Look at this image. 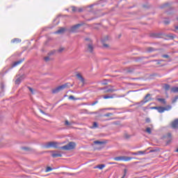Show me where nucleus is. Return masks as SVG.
I'll list each match as a JSON object with an SVG mask.
<instances>
[{
    "mask_svg": "<svg viewBox=\"0 0 178 178\" xmlns=\"http://www.w3.org/2000/svg\"><path fill=\"white\" fill-rule=\"evenodd\" d=\"M98 102V101H95L93 103H92V106H94V105H96V104Z\"/></svg>",
    "mask_w": 178,
    "mask_h": 178,
    "instance_id": "nucleus-39",
    "label": "nucleus"
},
{
    "mask_svg": "<svg viewBox=\"0 0 178 178\" xmlns=\"http://www.w3.org/2000/svg\"><path fill=\"white\" fill-rule=\"evenodd\" d=\"M150 109H156V110H158V106L151 107Z\"/></svg>",
    "mask_w": 178,
    "mask_h": 178,
    "instance_id": "nucleus-41",
    "label": "nucleus"
},
{
    "mask_svg": "<svg viewBox=\"0 0 178 178\" xmlns=\"http://www.w3.org/2000/svg\"><path fill=\"white\" fill-rule=\"evenodd\" d=\"M98 127V123L97 122H93V125L91 127V129H97Z\"/></svg>",
    "mask_w": 178,
    "mask_h": 178,
    "instance_id": "nucleus-24",
    "label": "nucleus"
},
{
    "mask_svg": "<svg viewBox=\"0 0 178 178\" xmlns=\"http://www.w3.org/2000/svg\"><path fill=\"white\" fill-rule=\"evenodd\" d=\"M95 144H99V145H103V144H105V142L96 140V141H95Z\"/></svg>",
    "mask_w": 178,
    "mask_h": 178,
    "instance_id": "nucleus-23",
    "label": "nucleus"
},
{
    "mask_svg": "<svg viewBox=\"0 0 178 178\" xmlns=\"http://www.w3.org/2000/svg\"><path fill=\"white\" fill-rule=\"evenodd\" d=\"M69 99H74V96L73 95L70 96Z\"/></svg>",
    "mask_w": 178,
    "mask_h": 178,
    "instance_id": "nucleus-38",
    "label": "nucleus"
},
{
    "mask_svg": "<svg viewBox=\"0 0 178 178\" xmlns=\"http://www.w3.org/2000/svg\"><path fill=\"white\" fill-rule=\"evenodd\" d=\"M65 88H67V83L60 86L56 88L55 89H53L52 92H53V94H58V92H60V91L65 90Z\"/></svg>",
    "mask_w": 178,
    "mask_h": 178,
    "instance_id": "nucleus-4",
    "label": "nucleus"
},
{
    "mask_svg": "<svg viewBox=\"0 0 178 178\" xmlns=\"http://www.w3.org/2000/svg\"><path fill=\"white\" fill-rule=\"evenodd\" d=\"M76 77L79 79V80H80V81H81L82 83H84V79L83 78L81 74H76Z\"/></svg>",
    "mask_w": 178,
    "mask_h": 178,
    "instance_id": "nucleus-19",
    "label": "nucleus"
},
{
    "mask_svg": "<svg viewBox=\"0 0 178 178\" xmlns=\"http://www.w3.org/2000/svg\"><path fill=\"white\" fill-rule=\"evenodd\" d=\"M145 154V151H138V155H144Z\"/></svg>",
    "mask_w": 178,
    "mask_h": 178,
    "instance_id": "nucleus-31",
    "label": "nucleus"
},
{
    "mask_svg": "<svg viewBox=\"0 0 178 178\" xmlns=\"http://www.w3.org/2000/svg\"><path fill=\"white\" fill-rule=\"evenodd\" d=\"M170 91H171V92H174V93L178 92V87L174 86V87L171 88Z\"/></svg>",
    "mask_w": 178,
    "mask_h": 178,
    "instance_id": "nucleus-15",
    "label": "nucleus"
},
{
    "mask_svg": "<svg viewBox=\"0 0 178 178\" xmlns=\"http://www.w3.org/2000/svg\"><path fill=\"white\" fill-rule=\"evenodd\" d=\"M76 77L79 79V80H80V81H81L82 83H84V79L83 78L81 74H76Z\"/></svg>",
    "mask_w": 178,
    "mask_h": 178,
    "instance_id": "nucleus-18",
    "label": "nucleus"
},
{
    "mask_svg": "<svg viewBox=\"0 0 178 178\" xmlns=\"http://www.w3.org/2000/svg\"><path fill=\"white\" fill-rule=\"evenodd\" d=\"M92 49H94V47H92V43L88 44V51L89 52H92Z\"/></svg>",
    "mask_w": 178,
    "mask_h": 178,
    "instance_id": "nucleus-12",
    "label": "nucleus"
},
{
    "mask_svg": "<svg viewBox=\"0 0 178 178\" xmlns=\"http://www.w3.org/2000/svg\"><path fill=\"white\" fill-rule=\"evenodd\" d=\"M104 168H105V164H100L94 167V169H100V170H102Z\"/></svg>",
    "mask_w": 178,
    "mask_h": 178,
    "instance_id": "nucleus-11",
    "label": "nucleus"
},
{
    "mask_svg": "<svg viewBox=\"0 0 178 178\" xmlns=\"http://www.w3.org/2000/svg\"><path fill=\"white\" fill-rule=\"evenodd\" d=\"M127 138H129V136H126Z\"/></svg>",
    "mask_w": 178,
    "mask_h": 178,
    "instance_id": "nucleus-52",
    "label": "nucleus"
},
{
    "mask_svg": "<svg viewBox=\"0 0 178 178\" xmlns=\"http://www.w3.org/2000/svg\"><path fill=\"white\" fill-rule=\"evenodd\" d=\"M113 159L114 161H124V162H129V161H131L133 158L130 156H119L115 157Z\"/></svg>",
    "mask_w": 178,
    "mask_h": 178,
    "instance_id": "nucleus-2",
    "label": "nucleus"
},
{
    "mask_svg": "<svg viewBox=\"0 0 178 178\" xmlns=\"http://www.w3.org/2000/svg\"><path fill=\"white\" fill-rule=\"evenodd\" d=\"M126 176L123 175L121 178H124Z\"/></svg>",
    "mask_w": 178,
    "mask_h": 178,
    "instance_id": "nucleus-49",
    "label": "nucleus"
},
{
    "mask_svg": "<svg viewBox=\"0 0 178 178\" xmlns=\"http://www.w3.org/2000/svg\"><path fill=\"white\" fill-rule=\"evenodd\" d=\"M64 49H65L64 48H60L58 51L59 52H62V51H63Z\"/></svg>",
    "mask_w": 178,
    "mask_h": 178,
    "instance_id": "nucleus-43",
    "label": "nucleus"
},
{
    "mask_svg": "<svg viewBox=\"0 0 178 178\" xmlns=\"http://www.w3.org/2000/svg\"><path fill=\"white\" fill-rule=\"evenodd\" d=\"M23 62V60H18L17 62H15L13 65V67H15V66H17V65H20Z\"/></svg>",
    "mask_w": 178,
    "mask_h": 178,
    "instance_id": "nucleus-20",
    "label": "nucleus"
},
{
    "mask_svg": "<svg viewBox=\"0 0 178 178\" xmlns=\"http://www.w3.org/2000/svg\"><path fill=\"white\" fill-rule=\"evenodd\" d=\"M110 165H116V163H115V162L110 163Z\"/></svg>",
    "mask_w": 178,
    "mask_h": 178,
    "instance_id": "nucleus-45",
    "label": "nucleus"
},
{
    "mask_svg": "<svg viewBox=\"0 0 178 178\" xmlns=\"http://www.w3.org/2000/svg\"><path fill=\"white\" fill-rule=\"evenodd\" d=\"M167 5H168V3H165V4H164L163 6L161 7V8H165V6H167Z\"/></svg>",
    "mask_w": 178,
    "mask_h": 178,
    "instance_id": "nucleus-47",
    "label": "nucleus"
},
{
    "mask_svg": "<svg viewBox=\"0 0 178 178\" xmlns=\"http://www.w3.org/2000/svg\"><path fill=\"white\" fill-rule=\"evenodd\" d=\"M177 99H178V95L172 99V104H175V102H177Z\"/></svg>",
    "mask_w": 178,
    "mask_h": 178,
    "instance_id": "nucleus-27",
    "label": "nucleus"
},
{
    "mask_svg": "<svg viewBox=\"0 0 178 178\" xmlns=\"http://www.w3.org/2000/svg\"><path fill=\"white\" fill-rule=\"evenodd\" d=\"M112 115H113V113H108L105 114L104 116H105L106 118H109V116H112Z\"/></svg>",
    "mask_w": 178,
    "mask_h": 178,
    "instance_id": "nucleus-30",
    "label": "nucleus"
},
{
    "mask_svg": "<svg viewBox=\"0 0 178 178\" xmlns=\"http://www.w3.org/2000/svg\"><path fill=\"white\" fill-rule=\"evenodd\" d=\"M146 133H148V134H151V133H152L151 128L147 127V128L146 129Z\"/></svg>",
    "mask_w": 178,
    "mask_h": 178,
    "instance_id": "nucleus-28",
    "label": "nucleus"
},
{
    "mask_svg": "<svg viewBox=\"0 0 178 178\" xmlns=\"http://www.w3.org/2000/svg\"><path fill=\"white\" fill-rule=\"evenodd\" d=\"M132 155H138V152H133Z\"/></svg>",
    "mask_w": 178,
    "mask_h": 178,
    "instance_id": "nucleus-44",
    "label": "nucleus"
},
{
    "mask_svg": "<svg viewBox=\"0 0 178 178\" xmlns=\"http://www.w3.org/2000/svg\"><path fill=\"white\" fill-rule=\"evenodd\" d=\"M51 156L53 157V158H60V157H62V154H60V153H53L52 154H51Z\"/></svg>",
    "mask_w": 178,
    "mask_h": 178,
    "instance_id": "nucleus-10",
    "label": "nucleus"
},
{
    "mask_svg": "<svg viewBox=\"0 0 178 178\" xmlns=\"http://www.w3.org/2000/svg\"><path fill=\"white\" fill-rule=\"evenodd\" d=\"M127 175V169L124 170V176H126Z\"/></svg>",
    "mask_w": 178,
    "mask_h": 178,
    "instance_id": "nucleus-37",
    "label": "nucleus"
},
{
    "mask_svg": "<svg viewBox=\"0 0 178 178\" xmlns=\"http://www.w3.org/2000/svg\"><path fill=\"white\" fill-rule=\"evenodd\" d=\"M164 23H165V24H169V22L165 21Z\"/></svg>",
    "mask_w": 178,
    "mask_h": 178,
    "instance_id": "nucleus-46",
    "label": "nucleus"
},
{
    "mask_svg": "<svg viewBox=\"0 0 178 178\" xmlns=\"http://www.w3.org/2000/svg\"><path fill=\"white\" fill-rule=\"evenodd\" d=\"M45 62L49 61V57H44Z\"/></svg>",
    "mask_w": 178,
    "mask_h": 178,
    "instance_id": "nucleus-36",
    "label": "nucleus"
},
{
    "mask_svg": "<svg viewBox=\"0 0 178 178\" xmlns=\"http://www.w3.org/2000/svg\"><path fill=\"white\" fill-rule=\"evenodd\" d=\"M72 12H74V13L79 12L80 13L83 12V8H81L72 6Z\"/></svg>",
    "mask_w": 178,
    "mask_h": 178,
    "instance_id": "nucleus-7",
    "label": "nucleus"
},
{
    "mask_svg": "<svg viewBox=\"0 0 178 178\" xmlns=\"http://www.w3.org/2000/svg\"><path fill=\"white\" fill-rule=\"evenodd\" d=\"M65 33V28H60L59 30L55 32V34H62Z\"/></svg>",
    "mask_w": 178,
    "mask_h": 178,
    "instance_id": "nucleus-14",
    "label": "nucleus"
},
{
    "mask_svg": "<svg viewBox=\"0 0 178 178\" xmlns=\"http://www.w3.org/2000/svg\"><path fill=\"white\" fill-rule=\"evenodd\" d=\"M23 80V76H20L17 78L15 81V84H20L22 83V81Z\"/></svg>",
    "mask_w": 178,
    "mask_h": 178,
    "instance_id": "nucleus-16",
    "label": "nucleus"
},
{
    "mask_svg": "<svg viewBox=\"0 0 178 178\" xmlns=\"http://www.w3.org/2000/svg\"><path fill=\"white\" fill-rule=\"evenodd\" d=\"M60 145L57 142H48L44 144V148H59Z\"/></svg>",
    "mask_w": 178,
    "mask_h": 178,
    "instance_id": "nucleus-1",
    "label": "nucleus"
},
{
    "mask_svg": "<svg viewBox=\"0 0 178 178\" xmlns=\"http://www.w3.org/2000/svg\"><path fill=\"white\" fill-rule=\"evenodd\" d=\"M165 107H162V106H159L157 107V111L158 112H159V113H163V112H165Z\"/></svg>",
    "mask_w": 178,
    "mask_h": 178,
    "instance_id": "nucleus-13",
    "label": "nucleus"
},
{
    "mask_svg": "<svg viewBox=\"0 0 178 178\" xmlns=\"http://www.w3.org/2000/svg\"><path fill=\"white\" fill-rule=\"evenodd\" d=\"M175 29H176L177 30H178V25L175 27Z\"/></svg>",
    "mask_w": 178,
    "mask_h": 178,
    "instance_id": "nucleus-48",
    "label": "nucleus"
},
{
    "mask_svg": "<svg viewBox=\"0 0 178 178\" xmlns=\"http://www.w3.org/2000/svg\"><path fill=\"white\" fill-rule=\"evenodd\" d=\"M163 88L165 91H169V90H170V86L168 84H164Z\"/></svg>",
    "mask_w": 178,
    "mask_h": 178,
    "instance_id": "nucleus-21",
    "label": "nucleus"
},
{
    "mask_svg": "<svg viewBox=\"0 0 178 178\" xmlns=\"http://www.w3.org/2000/svg\"><path fill=\"white\" fill-rule=\"evenodd\" d=\"M165 108V111H170V109H172V106H167Z\"/></svg>",
    "mask_w": 178,
    "mask_h": 178,
    "instance_id": "nucleus-29",
    "label": "nucleus"
},
{
    "mask_svg": "<svg viewBox=\"0 0 178 178\" xmlns=\"http://www.w3.org/2000/svg\"><path fill=\"white\" fill-rule=\"evenodd\" d=\"M147 122H149V120L147 119Z\"/></svg>",
    "mask_w": 178,
    "mask_h": 178,
    "instance_id": "nucleus-51",
    "label": "nucleus"
},
{
    "mask_svg": "<svg viewBox=\"0 0 178 178\" xmlns=\"http://www.w3.org/2000/svg\"><path fill=\"white\" fill-rule=\"evenodd\" d=\"M165 138L167 140V144H170V143H172V134H170V133L167 134Z\"/></svg>",
    "mask_w": 178,
    "mask_h": 178,
    "instance_id": "nucleus-6",
    "label": "nucleus"
},
{
    "mask_svg": "<svg viewBox=\"0 0 178 178\" xmlns=\"http://www.w3.org/2000/svg\"><path fill=\"white\" fill-rule=\"evenodd\" d=\"M29 91L32 93V94H34V90H33V88H30V87H28Z\"/></svg>",
    "mask_w": 178,
    "mask_h": 178,
    "instance_id": "nucleus-34",
    "label": "nucleus"
},
{
    "mask_svg": "<svg viewBox=\"0 0 178 178\" xmlns=\"http://www.w3.org/2000/svg\"><path fill=\"white\" fill-rule=\"evenodd\" d=\"M162 57L168 58H169V56L168 55H163Z\"/></svg>",
    "mask_w": 178,
    "mask_h": 178,
    "instance_id": "nucleus-42",
    "label": "nucleus"
},
{
    "mask_svg": "<svg viewBox=\"0 0 178 178\" xmlns=\"http://www.w3.org/2000/svg\"><path fill=\"white\" fill-rule=\"evenodd\" d=\"M11 42H13V44L16 43H19V42H22V40L19 39V38H15L13 39V40H11Z\"/></svg>",
    "mask_w": 178,
    "mask_h": 178,
    "instance_id": "nucleus-17",
    "label": "nucleus"
},
{
    "mask_svg": "<svg viewBox=\"0 0 178 178\" xmlns=\"http://www.w3.org/2000/svg\"><path fill=\"white\" fill-rule=\"evenodd\" d=\"M74 147H76V143H73V142H71L69 144L66 145H64L60 148V149H64L65 151H69L70 149H74Z\"/></svg>",
    "mask_w": 178,
    "mask_h": 178,
    "instance_id": "nucleus-3",
    "label": "nucleus"
},
{
    "mask_svg": "<svg viewBox=\"0 0 178 178\" xmlns=\"http://www.w3.org/2000/svg\"><path fill=\"white\" fill-rule=\"evenodd\" d=\"M103 45H104V48H108V47H109L108 44H106L105 43H104Z\"/></svg>",
    "mask_w": 178,
    "mask_h": 178,
    "instance_id": "nucleus-40",
    "label": "nucleus"
},
{
    "mask_svg": "<svg viewBox=\"0 0 178 178\" xmlns=\"http://www.w3.org/2000/svg\"><path fill=\"white\" fill-rule=\"evenodd\" d=\"M109 98H113V97H112V96H108V95L104 96V99H109Z\"/></svg>",
    "mask_w": 178,
    "mask_h": 178,
    "instance_id": "nucleus-33",
    "label": "nucleus"
},
{
    "mask_svg": "<svg viewBox=\"0 0 178 178\" xmlns=\"http://www.w3.org/2000/svg\"><path fill=\"white\" fill-rule=\"evenodd\" d=\"M52 170V168L51 167H47L46 169V172H51Z\"/></svg>",
    "mask_w": 178,
    "mask_h": 178,
    "instance_id": "nucleus-35",
    "label": "nucleus"
},
{
    "mask_svg": "<svg viewBox=\"0 0 178 178\" xmlns=\"http://www.w3.org/2000/svg\"><path fill=\"white\" fill-rule=\"evenodd\" d=\"M24 149H27L26 148H24Z\"/></svg>",
    "mask_w": 178,
    "mask_h": 178,
    "instance_id": "nucleus-53",
    "label": "nucleus"
},
{
    "mask_svg": "<svg viewBox=\"0 0 178 178\" xmlns=\"http://www.w3.org/2000/svg\"><path fill=\"white\" fill-rule=\"evenodd\" d=\"M65 126H68V127H70V126L73 125V122H69V121L66 120L65 122Z\"/></svg>",
    "mask_w": 178,
    "mask_h": 178,
    "instance_id": "nucleus-22",
    "label": "nucleus"
},
{
    "mask_svg": "<svg viewBox=\"0 0 178 178\" xmlns=\"http://www.w3.org/2000/svg\"><path fill=\"white\" fill-rule=\"evenodd\" d=\"M114 91H116L115 89H108L105 91V92H114Z\"/></svg>",
    "mask_w": 178,
    "mask_h": 178,
    "instance_id": "nucleus-26",
    "label": "nucleus"
},
{
    "mask_svg": "<svg viewBox=\"0 0 178 178\" xmlns=\"http://www.w3.org/2000/svg\"><path fill=\"white\" fill-rule=\"evenodd\" d=\"M172 129H177V127H178V119H177L174 122H172Z\"/></svg>",
    "mask_w": 178,
    "mask_h": 178,
    "instance_id": "nucleus-9",
    "label": "nucleus"
},
{
    "mask_svg": "<svg viewBox=\"0 0 178 178\" xmlns=\"http://www.w3.org/2000/svg\"><path fill=\"white\" fill-rule=\"evenodd\" d=\"M40 112H41L42 113H44V111H40Z\"/></svg>",
    "mask_w": 178,
    "mask_h": 178,
    "instance_id": "nucleus-50",
    "label": "nucleus"
},
{
    "mask_svg": "<svg viewBox=\"0 0 178 178\" xmlns=\"http://www.w3.org/2000/svg\"><path fill=\"white\" fill-rule=\"evenodd\" d=\"M145 102L144 103L149 102L151 101V94H147L144 99Z\"/></svg>",
    "mask_w": 178,
    "mask_h": 178,
    "instance_id": "nucleus-8",
    "label": "nucleus"
},
{
    "mask_svg": "<svg viewBox=\"0 0 178 178\" xmlns=\"http://www.w3.org/2000/svg\"><path fill=\"white\" fill-rule=\"evenodd\" d=\"M157 101H159V102H162L163 104H166L165 99L159 98L157 99Z\"/></svg>",
    "mask_w": 178,
    "mask_h": 178,
    "instance_id": "nucleus-25",
    "label": "nucleus"
},
{
    "mask_svg": "<svg viewBox=\"0 0 178 178\" xmlns=\"http://www.w3.org/2000/svg\"><path fill=\"white\" fill-rule=\"evenodd\" d=\"M147 51L148 52H152V51H154V48H152V47H148V48L147 49Z\"/></svg>",
    "mask_w": 178,
    "mask_h": 178,
    "instance_id": "nucleus-32",
    "label": "nucleus"
},
{
    "mask_svg": "<svg viewBox=\"0 0 178 178\" xmlns=\"http://www.w3.org/2000/svg\"><path fill=\"white\" fill-rule=\"evenodd\" d=\"M82 26H83L82 24H78L76 25H74L71 27L70 31H72V33H77L79 29H80V27H81Z\"/></svg>",
    "mask_w": 178,
    "mask_h": 178,
    "instance_id": "nucleus-5",
    "label": "nucleus"
}]
</instances>
